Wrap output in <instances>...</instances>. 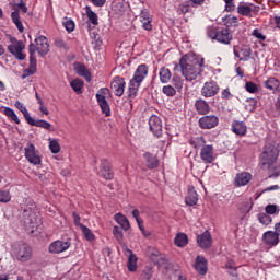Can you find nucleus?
<instances>
[{"label":"nucleus","mask_w":280,"mask_h":280,"mask_svg":"<svg viewBox=\"0 0 280 280\" xmlns=\"http://www.w3.org/2000/svg\"><path fill=\"white\" fill-rule=\"evenodd\" d=\"M179 67L183 78L187 82H194L198 80L202 73V67H205V58L198 57L195 54H188L180 58Z\"/></svg>","instance_id":"obj_1"},{"label":"nucleus","mask_w":280,"mask_h":280,"mask_svg":"<svg viewBox=\"0 0 280 280\" xmlns=\"http://www.w3.org/2000/svg\"><path fill=\"white\" fill-rule=\"evenodd\" d=\"M277 156H279V149L272 143H267L260 158L262 170L275 172L277 170Z\"/></svg>","instance_id":"obj_2"},{"label":"nucleus","mask_w":280,"mask_h":280,"mask_svg":"<svg viewBox=\"0 0 280 280\" xmlns=\"http://www.w3.org/2000/svg\"><path fill=\"white\" fill-rule=\"evenodd\" d=\"M36 51L40 56H47L49 54V42H47V37L39 36L35 38L34 43L30 44V62L32 69H36Z\"/></svg>","instance_id":"obj_3"},{"label":"nucleus","mask_w":280,"mask_h":280,"mask_svg":"<svg viewBox=\"0 0 280 280\" xmlns=\"http://www.w3.org/2000/svg\"><path fill=\"white\" fill-rule=\"evenodd\" d=\"M148 78V66L142 63L138 66L135 71L133 78L129 82V97H137V93L139 91V86H141V82Z\"/></svg>","instance_id":"obj_4"},{"label":"nucleus","mask_w":280,"mask_h":280,"mask_svg":"<svg viewBox=\"0 0 280 280\" xmlns=\"http://www.w3.org/2000/svg\"><path fill=\"white\" fill-rule=\"evenodd\" d=\"M24 224L26 229H31V233H34L35 229H38L40 215L36 212L35 203H31V207L24 209Z\"/></svg>","instance_id":"obj_5"},{"label":"nucleus","mask_w":280,"mask_h":280,"mask_svg":"<svg viewBox=\"0 0 280 280\" xmlns=\"http://www.w3.org/2000/svg\"><path fill=\"white\" fill-rule=\"evenodd\" d=\"M207 34L209 38H211L212 40H217L222 45H231V42L233 40V34H231V31H229V28L218 30L215 27H210L208 28Z\"/></svg>","instance_id":"obj_6"},{"label":"nucleus","mask_w":280,"mask_h":280,"mask_svg":"<svg viewBox=\"0 0 280 280\" xmlns=\"http://www.w3.org/2000/svg\"><path fill=\"white\" fill-rule=\"evenodd\" d=\"M195 148L203 145L200 151V159L203 163H213L215 161V151H213V145L206 144L205 138L198 137L195 140Z\"/></svg>","instance_id":"obj_7"},{"label":"nucleus","mask_w":280,"mask_h":280,"mask_svg":"<svg viewBox=\"0 0 280 280\" xmlns=\"http://www.w3.org/2000/svg\"><path fill=\"white\" fill-rule=\"evenodd\" d=\"M11 254L19 261H30L32 259V247L25 243H15L12 245Z\"/></svg>","instance_id":"obj_8"},{"label":"nucleus","mask_w":280,"mask_h":280,"mask_svg":"<svg viewBox=\"0 0 280 280\" xmlns=\"http://www.w3.org/2000/svg\"><path fill=\"white\" fill-rule=\"evenodd\" d=\"M108 97H110V90L102 88L96 93V102L105 117H110V105H108Z\"/></svg>","instance_id":"obj_9"},{"label":"nucleus","mask_w":280,"mask_h":280,"mask_svg":"<svg viewBox=\"0 0 280 280\" xmlns=\"http://www.w3.org/2000/svg\"><path fill=\"white\" fill-rule=\"evenodd\" d=\"M10 45L8 46L9 54H12L18 60H25V44L23 40H19L15 37H10Z\"/></svg>","instance_id":"obj_10"},{"label":"nucleus","mask_w":280,"mask_h":280,"mask_svg":"<svg viewBox=\"0 0 280 280\" xmlns=\"http://www.w3.org/2000/svg\"><path fill=\"white\" fill-rule=\"evenodd\" d=\"M25 152V159L31 163L32 165H40L43 163V160L40 159V155L38 154V151H36V147L32 143L27 144L24 148Z\"/></svg>","instance_id":"obj_11"},{"label":"nucleus","mask_w":280,"mask_h":280,"mask_svg":"<svg viewBox=\"0 0 280 280\" xmlns=\"http://www.w3.org/2000/svg\"><path fill=\"white\" fill-rule=\"evenodd\" d=\"M69 248H71V242L70 241H54L49 247H48V252L51 255H60V253H65L67 250H69Z\"/></svg>","instance_id":"obj_12"},{"label":"nucleus","mask_w":280,"mask_h":280,"mask_svg":"<svg viewBox=\"0 0 280 280\" xmlns=\"http://www.w3.org/2000/svg\"><path fill=\"white\" fill-rule=\"evenodd\" d=\"M220 93V86L215 81H208L201 88L202 97H215Z\"/></svg>","instance_id":"obj_13"},{"label":"nucleus","mask_w":280,"mask_h":280,"mask_svg":"<svg viewBox=\"0 0 280 280\" xmlns=\"http://www.w3.org/2000/svg\"><path fill=\"white\" fill-rule=\"evenodd\" d=\"M220 124V118L215 115H208L199 118V127L202 130H211V128H215Z\"/></svg>","instance_id":"obj_14"},{"label":"nucleus","mask_w":280,"mask_h":280,"mask_svg":"<svg viewBox=\"0 0 280 280\" xmlns=\"http://www.w3.org/2000/svg\"><path fill=\"white\" fill-rule=\"evenodd\" d=\"M149 128L155 137H159L161 132H163V122L161 121V118L156 115H152L149 118Z\"/></svg>","instance_id":"obj_15"},{"label":"nucleus","mask_w":280,"mask_h":280,"mask_svg":"<svg viewBox=\"0 0 280 280\" xmlns=\"http://www.w3.org/2000/svg\"><path fill=\"white\" fill-rule=\"evenodd\" d=\"M110 88L114 91L115 95L121 97L126 89V81L121 77H115L110 83Z\"/></svg>","instance_id":"obj_16"},{"label":"nucleus","mask_w":280,"mask_h":280,"mask_svg":"<svg viewBox=\"0 0 280 280\" xmlns=\"http://www.w3.org/2000/svg\"><path fill=\"white\" fill-rule=\"evenodd\" d=\"M253 180V175L248 172L237 173L234 178V185L236 187H246Z\"/></svg>","instance_id":"obj_17"},{"label":"nucleus","mask_w":280,"mask_h":280,"mask_svg":"<svg viewBox=\"0 0 280 280\" xmlns=\"http://www.w3.org/2000/svg\"><path fill=\"white\" fill-rule=\"evenodd\" d=\"M250 47L248 46H234V56L238 58V60L246 61L248 58H250Z\"/></svg>","instance_id":"obj_18"},{"label":"nucleus","mask_w":280,"mask_h":280,"mask_svg":"<svg viewBox=\"0 0 280 280\" xmlns=\"http://www.w3.org/2000/svg\"><path fill=\"white\" fill-rule=\"evenodd\" d=\"M262 242L271 248L277 246L280 242L278 234L275 231H267L262 234Z\"/></svg>","instance_id":"obj_19"},{"label":"nucleus","mask_w":280,"mask_h":280,"mask_svg":"<svg viewBox=\"0 0 280 280\" xmlns=\"http://www.w3.org/2000/svg\"><path fill=\"white\" fill-rule=\"evenodd\" d=\"M197 243L200 248H211V244H213L211 233H209V231H206L202 234L198 235Z\"/></svg>","instance_id":"obj_20"},{"label":"nucleus","mask_w":280,"mask_h":280,"mask_svg":"<svg viewBox=\"0 0 280 280\" xmlns=\"http://www.w3.org/2000/svg\"><path fill=\"white\" fill-rule=\"evenodd\" d=\"M98 174L100 176L105 178V180H112L113 172L110 171V162H108V160L101 161V170Z\"/></svg>","instance_id":"obj_21"},{"label":"nucleus","mask_w":280,"mask_h":280,"mask_svg":"<svg viewBox=\"0 0 280 280\" xmlns=\"http://www.w3.org/2000/svg\"><path fill=\"white\" fill-rule=\"evenodd\" d=\"M125 255H128L127 268L129 272H137V261H139L137 255H135L130 249L125 250Z\"/></svg>","instance_id":"obj_22"},{"label":"nucleus","mask_w":280,"mask_h":280,"mask_svg":"<svg viewBox=\"0 0 280 280\" xmlns=\"http://www.w3.org/2000/svg\"><path fill=\"white\" fill-rule=\"evenodd\" d=\"M194 268L199 275H205L208 270L207 259L202 256H197L195 259Z\"/></svg>","instance_id":"obj_23"},{"label":"nucleus","mask_w":280,"mask_h":280,"mask_svg":"<svg viewBox=\"0 0 280 280\" xmlns=\"http://www.w3.org/2000/svg\"><path fill=\"white\" fill-rule=\"evenodd\" d=\"M143 159L149 170H156V167H159V158H156L152 153L145 152L143 154Z\"/></svg>","instance_id":"obj_24"},{"label":"nucleus","mask_w":280,"mask_h":280,"mask_svg":"<svg viewBox=\"0 0 280 280\" xmlns=\"http://www.w3.org/2000/svg\"><path fill=\"white\" fill-rule=\"evenodd\" d=\"M185 202L188 207L198 205V192H196V189L192 186L188 187V195L185 198Z\"/></svg>","instance_id":"obj_25"},{"label":"nucleus","mask_w":280,"mask_h":280,"mask_svg":"<svg viewBox=\"0 0 280 280\" xmlns=\"http://www.w3.org/2000/svg\"><path fill=\"white\" fill-rule=\"evenodd\" d=\"M246 130H247L246 124H244L243 121L234 120L232 122V132H234V135L244 137V135H246Z\"/></svg>","instance_id":"obj_26"},{"label":"nucleus","mask_w":280,"mask_h":280,"mask_svg":"<svg viewBox=\"0 0 280 280\" xmlns=\"http://www.w3.org/2000/svg\"><path fill=\"white\" fill-rule=\"evenodd\" d=\"M30 126H36V128H43L44 130H54L51 128H54V126L50 125L49 121L47 120H36L33 117H31V119L27 122Z\"/></svg>","instance_id":"obj_27"},{"label":"nucleus","mask_w":280,"mask_h":280,"mask_svg":"<svg viewBox=\"0 0 280 280\" xmlns=\"http://www.w3.org/2000/svg\"><path fill=\"white\" fill-rule=\"evenodd\" d=\"M114 220L121 226L124 231L130 230V221H128V218L121 213H117L114 215Z\"/></svg>","instance_id":"obj_28"},{"label":"nucleus","mask_w":280,"mask_h":280,"mask_svg":"<svg viewBox=\"0 0 280 280\" xmlns=\"http://www.w3.org/2000/svg\"><path fill=\"white\" fill-rule=\"evenodd\" d=\"M195 108L199 115H207L209 113V103L205 100H198L195 103Z\"/></svg>","instance_id":"obj_29"},{"label":"nucleus","mask_w":280,"mask_h":280,"mask_svg":"<svg viewBox=\"0 0 280 280\" xmlns=\"http://www.w3.org/2000/svg\"><path fill=\"white\" fill-rule=\"evenodd\" d=\"M75 71H77L78 75H81V78H85V80H86L88 82H91V79H92L91 72L89 71V69L86 68V66L81 65V63H78V65L75 66Z\"/></svg>","instance_id":"obj_30"},{"label":"nucleus","mask_w":280,"mask_h":280,"mask_svg":"<svg viewBox=\"0 0 280 280\" xmlns=\"http://www.w3.org/2000/svg\"><path fill=\"white\" fill-rule=\"evenodd\" d=\"M189 240L187 238V234L178 233L174 238V244L178 248H185V245L188 244Z\"/></svg>","instance_id":"obj_31"},{"label":"nucleus","mask_w":280,"mask_h":280,"mask_svg":"<svg viewBox=\"0 0 280 280\" xmlns=\"http://www.w3.org/2000/svg\"><path fill=\"white\" fill-rule=\"evenodd\" d=\"M264 85L268 89V91H278L280 83L277 78L270 77L264 82Z\"/></svg>","instance_id":"obj_32"},{"label":"nucleus","mask_w":280,"mask_h":280,"mask_svg":"<svg viewBox=\"0 0 280 280\" xmlns=\"http://www.w3.org/2000/svg\"><path fill=\"white\" fill-rule=\"evenodd\" d=\"M159 75L162 84H167L172 80V71L165 67L160 69Z\"/></svg>","instance_id":"obj_33"},{"label":"nucleus","mask_w":280,"mask_h":280,"mask_svg":"<svg viewBox=\"0 0 280 280\" xmlns=\"http://www.w3.org/2000/svg\"><path fill=\"white\" fill-rule=\"evenodd\" d=\"M11 19L14 25L18 27L19 32L23 34V32H25V27L23 26V22H21V15H19V11H13L11 13Z\"/></svg>","instance_id":"obj_34"},{"label":"nucleus","mask_w":280,"mask_h":280,"mask_svg":"<svg viewBox=\"0 0 280 280\" xmlns=\"http://www.w3.org/2000/svg\"><path fill=\"white\" fill-rule=\"evenodd\" d=\"M222 23L223 25H225V27H237V25H240L237 16L235 15H228L225 18H222Z\"/></svg>","instance_id":"obj_35"},{"label":"nucleus","mask_w":280,"mask_h":280,"mask_svg":"<svg viewBox=\"0 0 280 280\" xmlns=\"http://www.w3.org/2000/svg\"><path fill=\"white\" fill-rule=\"evenodd\" d=\"M14 106H15V108H18V110H20V113H22L26 122H28V120L32 118V116L30 115V112L27 110V107L25 106V104L21 103V101H16L14 103Z\"/></svg>","instance_id":"obj_36"},{"label":"nucleus","mask_w":280,"mask_h":280,"mask_svg":"<svg viewBox=\"0 0 280 280\" xmlns=\"http://www.w3.org/2000/svg\"><path fill=\"white\" fill-rule=\"evenodd\" d=\"M3 113H4L5 117H8V119H10V121H13L14 124H21V119H19V116L16 115V112H14V109H12L10 107H5L3 109Z\"/></svg>","instance_id":"obj_37"},{"label":"nucleus","mask_w":280,"mask_h":280,"mask_svg":"<svg viewBox=\"0 0 280 280\" xmlns=\"http://www.w3.org/2000/svg\"><path fill=\"white\" fill-rule=\"evenodd\" d=\"M48 141L51 154L60 153V150H62V148L60 147V142L58 141V139L49 138Z\"/></svg>","instance_id":"obj_38"},{"label":"nucleus","mask_w":280,"mask_h":280,"mask_svg":"<svg viewBox=\"0 0 280 280\" xmlns=\"http://www.w3.org/2000/svg\"><path fill=\"white\" fill-rule=\"evenodd\" d=\"M13 10L15 12H23V14L27 13V5H25V2L23 0H13L12 2Z\"/></svg>","instance_id":"obj_39"},{"label":"nucleus","mask_w":280,"mask_h":280,"mask_svg":"<svg viewBox=\"0 0 280 280\" xmlns=\"http://www.w3.org/2000/svg\"><path fill=\"white\" fill-rule=\"evenodd\" d=\"M86 16L92 25H98L97 13H95L91 7H85Z\"/></svg>","instance_id":"obj_40"},{"label":"nucleus","mask_w":280,"mask_h":280,"mask_svg":"<svg viewBox=\"0 0 280 280\" xmlns=\"http://www.w3.org/2000/svg\"><path fill=\"white\" fill-rule=\"evenodd\" d=\"M70 86L75 93L80 94L82 93V89L84 88V81L80 79H74L70 82Z\"/></svg>","instance_id":"obj_41"},{"label":"nucleus","mask_w":280,"mask_h":280,"mask_svg":"<svg viewBox=\"0 0 280 280\" xmlns=\"http://www.w3.org/2000/svg\"><path fill=\"white\" fill-rule=\"evenodd\" d=\"M237 12L238 14H241V16H250V12H253V9L246 3H241L237 7Z\"/></svg>","instance_id":"obj_42"},{"label":"nucleus","mask_w":280,"mask_h":280,"mask_svg":"<svg viewBox=\"0 0 280 280\" xmlns=\"http://www.w3.org/2000/svg\"><path fill=\"white\" fill-rule=\"evenodd\" d=\"M81 231L85 240H88V242H93V240H95V234H93V231L86 228V225H81Z\"/></svg>","instance_id":"obj_43"},{"label":"nucleus","mask_w":280,"mask_h":280,"mask_svg":"<svg viewBox=\"0 0 280 280\" xmlns=\"http://www.w3.org/2000/svg\"><path fill=\"white\" fill-rule=\"evenodd\" d=\"M245 91H247V93H259V85L253 81H248L245 83Z\"/></svg>","instance_id":"obj_44"},{"label":"nucleus","mask_w":280,"mask_h":280,"mask_svg":"<svg viewBox=\"0 0 280 280\" xmlns=\"http://www.w3.org/2000/svg\"><path fill=\"white\" fill-rule=\"evenodd\" d=\"M258 220L260 224L268 226V224H272V217H269L267 213L258 214Z\"/></svg>","instance_id":"obj_45"},{"label":"nucleus","mask_w":280,"mask_h":280,"mask_svg":"<svg viewBox=\"0 0 280 280\" xmlns=\"http://www.w3.org/2000/svg\"><path fill=\"white\" fill-rule=\"evenodd\" d=\"M265 211L267 213V215H275V213H279V206L277 205H268L265 208Z\"/></svg>","instance_id":"obj_46"},{"label":"nucleus","mask_w":280,"mask_h":280,"mask_svg":"<svg viewBox=\"0 0 280 280\" xmlns=\"http://www.w3.org/2000/svg\"><path fill=\"white\" fill-rule=\"evenodd\" d=\"M162 91L164 95H167V97H174V95H176V89H174L172 85L163 86Z\"/></svg>","instance_id":"obj_47"},{"label":"nucleus","mask_w":280,"mask_h":280,"mask_svg":"<svg viewBox=\"0 0 280 280\" xmlns=\"http://www.w3.org/2000/svg\"><path fill=\"white\" fill-rule=\"evenodd\" d=\"M63 27L67 30V32H73V30H75V23L73 20L66 19L63 21Z\"/></svg>","instance_id":"obj_48"},{"label":"nucleus","mask_w":280,"mask_h":280,"mask_svg":"<svg viewBox=\"0 0 280 280\" xmlns=\"http://www.w3.org/2000/svg\"><path fill=\"white\" fill-rule=\"evenodd\" d=\"M12 196H10V191L0 190V202H10Z\"/></svg>","instance_id":"obj_49"},{"label":"nucleus","mask_w":280,"mask_h":280,"mask_svg":"<svg viewBox=\"0 0 280 280\" xmlns=\"http://www.w3.org/2000/svg\"><path fill=\"white\" fill-rule=\"evenodd\" d=\"M113 234L116 237L117 242H121L124 240V232H121L119 226H114Z\"/></svg>","instance_id":"obj_50"},{"label":"nucleus","mask_w":280,"mask_h":280,"mask_svg":"<svg viewBox=\"0 0 280 280\" xmlns=\"http://www.w3.org/2000/svg\"><path fill=\"white\" fill-rule=\"evenodd\" d=\"M252 36H254V38H257L258 40H266V35H264V33L259 28H255L252 32Z\"/></svg>","instance_id":"obj_51"},{"label":"nucleus","mask_w":280,"mask_h":280,"mask_svg":"<svg viewBox=\"0 0 280 280\" xmlns=\"http://www.w3.org/2000/svg\"><path fill=\"white\" fill-rule=\"evenodd\" d=\"M141 23H142L143 30H145L147 32H152V18L151 20H144Z\"/></svg>","instance_id":"obj_52"},{"label":"nucleus","mask_w":280,"mask_h":280,"mask_svg":"<svg viewBox=\"0 0 280 280\" xmlns=\"http://www.w3.org/2000/svg\"><path fill=\"white\" fill-rule=\"evenodd\" d=\"M152 16L150 15V12H148V10H142L141 13H140V21L143 22V21H149L151 20Z\"/></svg>","instance_id":"obj_53"},{"label":"nucleus","mask_w":280,"mask_h":280,"mask_svg":"<svg viewBox=\"0 0 280 280\" xmlns=\"http://www.w3.org/2000/svg\"><path fill=\"white\" fill-rule=\"evenodd\" d=\"M187 12H189V5L179 4V7L177 8V13L178 14H187Z\"/></svg>","instance_id":"obj_54"},{"label":"nucleus","mask_w":280,"mask_h":280,"mask_svg":"<svg viewBox=\"0 0 280 280\" xmlns=\"http://www.w3.org/2000/svg\"><path fill=\"white\" fill-rule=\"evenodd\" d=\"M72 215H73V220H74L75 226H79V229H82V226H84V224H82L80 222V215L78 213H75V212H73Z\"/></svg>","instance_id":"obj_55"},{"label":"nucleus","mask_w":280,"mask_h":280,"mask_svg":"<svg viewBox=\"0 0 280 280\" xmlns=\"http://www.w3.org/2000/svg\"><path fill=\"white\" fill-rule=\"evenodd\" d=\"M93 5H95V8H103V5H105L106 0H91Z\"/></svg>","instance_id":"obj_56"},{"label":"nucleus","mask_w":280,"mask_h":280,"mask_svg":"<svg viewBox=\"0 0 280 280\" xmlns=\"http://www.w3.org/2000/svg\"><path fill=\"white\" fill-rule=\"evenodd\" d=\"M174 86L180 91L183 89V80L180 78L174 79Z\"/></svg>","instance_id":"obj_57"},{"label":"nucleus","mask_w":280,"mask_h":280,"mask_svg":"<svg viewBox=\"0 0 280 280\" xmlns=\"http://www.w3.org/2000/svg\"><path fill=\"white\" fill-rule=\"evenodd\" d=\"M278 189H280L279 185H273V186L265 188L262 191L264 192H266V191H278Z\"/></svg>","instance_id":"obj_58"},{"label":"nucleus","mask_w":280,"mask_h":280,"mask_svg":"<svg viewBox=\"0 0 280 280\" xmlns=\"http://www.w3.org/2000/svg\"><path fill=\"white\" fill-rule=\"evenodd\" d=\"M222 97L223 100H229V97H231V92L229 91V89L222 91Z\"/></svg>","instance_id":"obj_59"},{"label":"nucleus","mask_w":280,"mask_h":280,"mask_svg":"<svg viewBox=\"0 0 280 280\" xmlns=\"http://www.w3.org/2000/svg\"><path fill=\"white\" fill-rule=\"evenodd\" d=\"M39 110H40L42 115H49V109L45 105L39 106Z\"/></svg>","instance_id":"obj_60"},{"label":"nucleus","mask_w":280,"mask_h":280,"mask_svg":"<svg viewBox=\"0 0 280 280\" xmlns=\"http://www.w3.org/2000/svg\"><path fill=\"white\" fill-rule=\"evenodd\" d=\"M132 217H133L135 220L137 221V224H139V221L141 220V219H139V210L135 209V210L132 211Z\"/></svg>","instance_id":"obj_61"},{"label":"nucleus","mask_w":280,"mask_h":280,"mask_svg":"<svg viewBox=\"0 0 280 280\" xmlns=\"http://www.w3.org/2000/svg\"><path fill=\"white\" fill-rule=\"evenodd\" d=\"M192 5H202L205 3V0H189Z\"/></svg>","instance_id":"obj_62"},{"label":"nucleus","mask_w":280,"mask_h":280,"mask_svg":"<svg viewBox=\"0 0 280 280\" xmlns=\"http://www.w3.org/2000/svg\"><path fill=\"white\" fill-rule=\"evenodd\" d=\"M275 234L278 235V237H280V223L275 224Z\"/></svg>","instance_id":"obj_63"},{"label":"nucleus","mask_w":280,"mask_h":280,"mask_svg":"<svg viewBox=\"0 0 280 280\" xmlns=\"http://www.w3.org/2000/svg\"><path fill=\"white\" fill-rule=\"evenodd\" d=\"M275 21H276V26L278 27V30H280V16H276Z\"/></svg>","instance_id":"obj_64"}]
</instances>
